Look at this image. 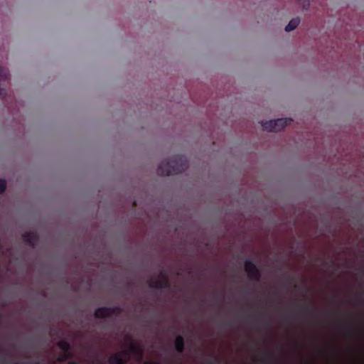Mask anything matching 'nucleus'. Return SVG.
<instances>
[{"instance_id":"nucleus-8","label":"nucleus","mask_w":364,"mask_h":364,"mask_svg":"<svg viewBox=\"0 0 364 364\" xmlns=\"http://www.w3.org/2000/svg\"><path fill=\"white\" fill-rule=\"evenodd\" d=\"M58 346L59 348L63 350L65 353H67V356L65 358H72L73 354L70 352V344L65 340H61L58 343Z\"/></svg>"},{"instance_id":"nucleus-10","label":"nucleus","mask_w":364,"mask_h":364,"mask_svg":"<svg viewBox=\"0 0 364 364\" xmlns=\"http://www.w3.org/2000/svg\"><path fill=\"white\" fill-rule=\"evenodd\" d=\"M300 23L299 18L291 19L285 27V31L287 32L294 30Z\"/></svg>"},{"instance_id":"nucleus-22","label":"nucleus","mask_w":364,"mask_h":364,"mask_svg":"<svg viewBox=\"0 0 364 364\" xmlns=\"http://www.w3.org/2000/svg\"><path fill=\"white\" fill-rule=\"evenodd\" d=\"M322 353H323L322 350H319L318 353L321 354Z\"/></svg>"},{"instance_id":"nucleus-9","label":"nucleus","mask_w":364,"mask_h":364,"mask_svg":"<svg viewBox=\"0 0 364 364\" xmlns=\"http://www.w3.org/2000/svg\"><path fill=\"white\" fill-rule=\"evenodd\" d=\"M174 346L176 350L181 354L184 350L185 341L184 338L181 336H178L174 341Z\"/></svg>"},{"instance_id":"nucleus-20","label":"nucleus","mask_w":364,"mask_h":364,"mask_svg":"<svg viewBox=\"0 0 364 364\" xmlns=\"http://www.w3.org/2000/svg\"><path fill=\"white\" fill-rule=\"evenodd\" d=\"M68 364H79V363L76 361H70Z\"/></svg>"},{"instance_id":"nucleus-21","label":"nucleus","mask_w":364,"mask_h":364,"mask_svg":"<svg viewBox=\"0 0 364 364\" xmlns=\"http://www.w3.org/2000/svg\"><path fill=\"white\" fill-rule=\"evenodd\" d=\"M133 205H134V207H135V206H136V201H134V202L133 203Z\"/></svg>"},{"instance_id":"nucleus-5","label":"nucleus","mask_w":364,"mask_h":364,"mask_svg":"<svg viewBox=\"0 0 364 364\" xmlns=\"http://www.w3.org/2000/svg\"><path fill=\"white\" fill-rule=\"evenodd\" d=\"M244 265L248 278L250 280L259 282L261 277V273L255 264L250 259H246L244 262Z\"/></svg>"},{"instance_id":"nucleus-14","label":"nucleus","mask_w":364,"mask_h":364,"mask_svg":"<svg viewBox=\"0 0 364 364\" xmlns=\"http://www.w3.org/2000/svg\"><path fill=\"white\" fill-rule=\"evenodd\" d=\"M6 95H7V90L4 88L0 87V97L2 99H4V98H6Z\"/></svg>"},{"instance_id":"nucleus-12","label":"nucleus","mask_w":364,"mask_h":364,"mask_svg":"<svg viewBox=\"0 0 364 364\" xmlns=\"http://www.w3.org/2000/svg\"><path fill=\"white\" fill-rule=\"evenodd\" d=\"M300 310L305 314H307V315L313 314V312L310 310L309 306H307V305L300 307Z\"/></svg>"},{"instance_id":"nucleus-6","label":"nucleus","mask_w":364,"mask_h":364,"mask_svg":"<svg viewBox=\"0 0 364 364\" xmlns=\"http://www.w3.org/2000/svg\"><path fill=\"white\" fill-rule=\"evenodd\" d=\"M23 240L29 246L33 247L38 241V236L34 232H26L22 235Z\"/></svg>"},{"instance_id":"nucleus-4","label":"nucleus","mask_w":364,"mask_h":364,"mask_svg":"<svg viewBox=\"0 0 364 364\" xmlns=\"http://www.w3.org/2000/svg\"><path fill=\"white\" fill-rule=\"evenodd\" d=\"M122 311V309L119 306H102L97 308L95 312L94 316L97 318H104L106 317H111L113 315H119Z\"/></svg>"},{"instance_id":"nucleus-1","label":"nucleus","mask_w":364,"mask_h":364,"mask_svg":"<svg viewBox=\"0 0 364 364\" xmlns=\"http://www.w3.org/2000/svg\"><path fill=\"white\" fill-rule=\"evenodd\" d=\"M188 167L187 158L183 155H175L167 161H162L158 166L159 176H171L182 173Z\"/></svg>"},{"instance_id":"nucleus-3","label":"nucleus","mask_w":364,"mask_h":364,"mask_svg":"<svg viewBox=\"0 0 364 364\" xmlns=\"http://www.w3.org/2000/svg\"><path fill=\"white\" fill-rule=\"evenodd\" d=\"M159 279H150L148 281V285L151 289H163L170 287V282L167 275L163 270H161L159 274Z\"/></svg>"},{"instance_id":"nucleus-19","label":"nucleus","mask_w":364,"mask_h":364,"mask_svg":"<svg viewBox=\"0 0 364 364\" xmlns=\"http://www.w3.org/2000/svg\"><path fill=\"white\" fill-rule=\"evenodd\" d=\"M347 335H348V336H353V333H352V332H351V331H347Z\"/></svg>"},{"instance_id":"nucleus-17","label":"nucleus","mask_w":364,"mask_h":364,"mask_svg":"<svg viewBox=\"0 0 364 364\" xmlns=\"http://www.w3.org/2000/svg\"><path fill=\"white\" fill-rule=\"evenodd\" d=\"M288 281L290 284H294V286L296 287V284H294L295 279L294 277H289L288 278Z\"/></svg>"},{"instance_id":"nucleus-7","label":"nucleus","mask_w":364,"mask_h":364,"mask_svg":"<svg viewBox=\"0 0 364 364\" xmlns=\"http://www.w3.org/2000/svg\"><path fill=\"white\" fill-rule=\"evenodd\" d=\"M127 339L129 341V352L133 354L137 355L140 358H141L142 355H143L144 350L141 347H139V346H136L135 343H134L131 337H129V336L127 337Z\"/></svg>"},{"instance_id":"nucleus-15","label":"nucleus","mask_w":364,"mask_h":364,"mask_svg":"<svg viewBox=\"0 0 364 364\" xmlns=\"http://www.w3.org/2000/svg\"><path fill=\"white\" fill-rule=\"evenodd\" d=\"M67 356V353H63L58 358V360L59 362H62V361H64L67 359H70V358H65Z\"/></svg>"},{"instance_id":"nucleus-13","label":"nucleus","mask_w":364,"mask_h":364,"mask_svg":"<svg viewBox=\"0 0 364 364\" xmlns=\"http://www.w3.org/2000/svg\"><path fill=\"white\" fill-rule=\"evenodd\" d=\"M6 188V183L4 179H0V193H4Z\"/></svg>"},{"instance_id":"nucleus-18","label":"nucleus","mask_w":364,"mask_h":364,"mask_svg":"<svg viewBox=\"0 0 364 364\" xmlns=\"http://www.w3.org/2000/svg\"><path fill=\"white\" fill-rule=\"evenodd\" d=\"M8 360H7L6 358H5V357H3V358H0V364H4V363H5Z\"/></svg>"},{"instance_id":"nucleus-2","label":"nucleus","mask_w":364,"mask_h":364,"mask_svg":"<svg viewBox=\"0 0 364 364\" xmlns=\"http://www.w3.org/2000/svg\"><path fill=\"white\" fill-rule=\"evenodd\" d=\"M292 122L291 118H280L273 120L262 122L264 130L268 132H279Z\"/></svg>"},{"instance_id":"nucleus-16","label":"nucleus","mask_w":364,"mask_h":364,"mask_svg":"<svg viewBox=\"0 0 364 364\" xmlns=\"http://www.w3.org/2000/svg\"><path fill=\"white\" fill-rule=\"evenodd\" d=\"M215 358H213V357H211V358H206V359H205V362H206L207 363H208V364H213V363H214V362H215Z\"/></svg>"},{"instance_id":"nucleus-11","label":"nucleus","mask_w":364,"mask_h":364,"mask_svg":"<svg viewBox=\"0 0 364 364\" xmlns=\"http://www.w3.org/2000/svg\"><path fill=\"white\" fill-rule=\"evenodd\" d=\"M9 82V73L6 68L0 65V82Z\"/></svg>"}]
</instances>
